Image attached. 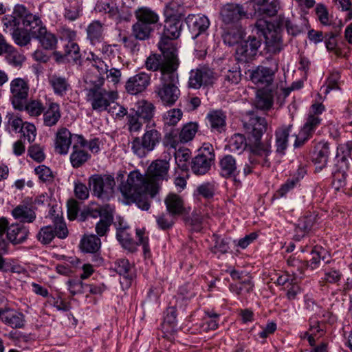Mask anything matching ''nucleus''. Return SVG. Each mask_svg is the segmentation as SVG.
I'll use <instances>...</instances> for the list:
<instances>
[{
  "instance_id": "44",
  "label": "nucleus",
  "mask_w": 352,
  "mask_h": 352,
  "mask_svg": "<svg viewBox=\"0 0 352 352\" xmlns=\"http://www.w3.org/2000/svg\"><path fill=\"white\" fill-rule=\"evenodd\" d=\"M254 284L251 280L250 276H247L245 279H243V282L237 283H232L229 286V289L232 292L235 293L239 296H243L249 294L253 289Z\"/></svg>"
},
{
  "instance_id": "57",
  "label": "nucleus",
  "mask_w": 352,
  "mask_h": 352,
  "mask_svg": "<svg viewBox=\"0 0 352 352\" xmlns=\"http://www.w3.org/2000/svg\"><path fill=\"white\" fill-rule=\"evenodd\" d=\"M43 106L38 100H31L28 102H25V105L23 107V110H25L31 116H38L43 112Z\"/></svg>"
},
{
  "instance_id": "49",
  "label": "nucleus",
  "mask_w": 352,
  "mask_h": 352,
  "mask_svg": "<svg viewBox=\"0 0 352 352\" xmlns=\"http://www.w3.org/2000/svg\"><path fill=\"white\" fill-rule=\"evenodd\" d=\"M287 264L292 268L291 272L294 276L302 275L305 270L309 268V263L307 261H300L292 256L287 259Z\"/></svg>"
},
{
  "instance_id": "27",
  "label": "nucleus",
  "mask_w": 352,
  "mask_h": 352,
  "mask_svg": "<svg viewBox=\"0 0 352 352\" xmlns=\"http://www.w3.org/2000/svg\"><path fill=\"white\" fill-rule=\"evenodd\" d=\"M134 15L138 22L153 26L158 23V14L148 7L142 6L136 9Z\"/></svg>"
},
{
  "instance_id": "12",
  "label": "nucleus",
  "mask_w": 352,
  "mask_h": 352,
  "mask_svg": "<svg viewBox=\"0 0 352 352\" xmlns=\"http://www.w3.org/2000/svg\"><path fill=\"white\" fill-rule=\"evenodd\" d=\"M261 45V40L255 36H249L241 43L236 50V56L239 61L248 63L257 54Z\"/></svg>"
},
{
  "instance_id": "55",
  "label": "nucleus",
  "mask_w": 352,
  "mask_h": 352,
  "mask_svg": "<svg viewBox=\"0 0 352 352\" xmlns=\"http://www.w3.org/2000/svg\"><path fill=\"white\" fill-rule=\"evenodd\" d=\"M230 148L232 151H241L245 148H249V139L240 133L234 134L230 140Z\"/></svg>"
},
{
  "instance_id": "31",
  "label": "nucleus",
  "mask_w": 352,
  "mask_h": 352,
  "mask_svg": "<svg viewBox=\"0 0 352 352\" xmlns=\"http://www.w3.org/2000/svg\"><path fill=\"white\" fill-rule=\"evenodd\" d=\"M245 36V29L241 25H236L225 31L222 38L226 45L232 46L239 43Z\"/></svg>"
},
{
  "instance_id": "22",
  "label": "nucleus",
  "mask_w": 352,
  "mask_h": 352,
  "mask_svg": "<svg viewBox=\"0 0 352 352\" xmlns=\"http://www.w3.org/2000/svg\"><path fill=\"white\" fill-rule=\"evenodd\" d=\"M22 25L34 38L38 34L41 29L45 27L39 16L30 13L26 8L25 12L23 13Z\"/></svg>"
},
{
  "instance_id": "23",
  "label": "nucleus",
  "mask_w": 352,
  "mask_h": 352,
  "mask_svg": "<svg viewBox=\"0 0 352 352\" xmlns=\"http://www.w3.org/2000/svg\"><path fill=\"white\" fill-rule=\"evenodd\" d=\"M274 74V71L272 69L258 67L256 69L252 71L250 78L254 84L267 87L271 85Z\"/></svg>"
},
{
  "instance_id": "47",
  "label": "nucleus",
  "mask_w": 352,
  "mask_h": 352,
  "mask_svg": "<svg viewBox=\"0 0 352 352\" xmlns=\"http://www.w3.org/2000/svg\"><path fill=\"white\" fill-rule=\"evenodd\" d=\"M142 120L132 110L126 116V126L131 133H139L143 126Z\"/></svg>"
},
{
  "instance_id": "42",
  "label": "nucleus",
  "mask_w": 352,
  "mask_h": 352,
  "mask_svg": "<svg viewBox=\"0 0 352 352\" xmlns=\"http://www.w3.org/2000/svg\"><path fill=\"white\" fill-rule=\"evenodd\" d=\"M315 217L313 215L302 217L299 219L296 227V235L294 237L299 241L308 232L314 224Z\"/></svg>"
},
{
  "instance_id": "50",
  "label": "nucleus",
  "mask_w": 352,
  "mask_h": 352,
  "mask_svg": "<svg viewBox=\"0 0 352 352\" xmlns=\"http://www.w3.org/2000/svg\"><path fill=\"white\" fill-rule=\"evenodd\" d=\"M183 113L180 109L174 108L167 111L163 116V120L166 126H175L182 119Z\"/></svg>"
},
{
  "instance_id": "34",
  "label": "nucleus",
  "mask_w": 352,
  "mask_h": 352,
  "mask_svg": "<svg viewBox=\"0 0 352 352\" xmlns=\"http://www.w3.org/2000/svg\"><path fill=\"white\" fill-rule=\"evenodd\" d=\"M61 117L60 106L57 103L52 102L48 108L43 112V124L46 126H55Z\"/></svg>"
},
{
  "instance_id": "2",
  "label": "nucleus",
  "mask_w": 352,
  "mask_h": 352,
  "mask_svg": "<svg viewBox=\"0 0 352 352\" xmlns=\"http://www.w3.org/2000/svg\"><path fill=\"white\" fill-rule=\"evenodd\" d=\"M140 176L135 173H130L126 182L120 185V190L127 204L135 203L139 208L148 210L151 205L146 194L154 197L158 192L153 194L151 186L143 184Z\"/></svg>"
},
{
  "instance_id": "20",
  "label": "nucleus",
  "mask_w": 352,
  "mask_h": 352,
  "mask_svg": "<svg viewBox=\"0 0 352 352\" xmlns=\"http://www.w3.org/2000/svg\"><path fill=\"white\" fill-rule=\"evenodd\" d=\"M185 21L192 32H197L194 38L206 32L210 26V21L207 16L200 14H189Z\"/></svg>"
},
{
  "instance_id": "41",
  "label": "nucleus",
  "mask_w": 352,
  "mask_h": 352,
  "mask_svg": "<svg viewBox=\"0 0 352 352\" xmlns=\"http://www.w3.org/2000/svg\"><path fill=\"white\" fill-rule=\"evenodd\" d=\"M207 118L212 131L221 133L226 125V115L221 111H212L208 114Z\"/></svg>"
},
{
  "instance_id": "33",
  "label": "nucleus",
  "mask_w": 352,
  "mask_h": 352,
  "mask_svg": "<svg viewBox=\"0 0 352 352\" xmlns=\"http://www.w3.org/2000/svg\"><path fill=\"white\" fill-rule=\"evenodd\" d=\"M292 127V124H289L287 126L285 125L278 128L276 130L275 138L277 153L284 154V152L287 147L288 137Z\"/></svg>"
},
{
  "instance_id": "5",
  "label": "nucleus",
  "mask_w": 352,
  "mask_h": 352,
  "mask_svg": "<svg viewBox=\"0 0 352 352\" xmlns=\"http://www.w3.org/2000/svg\"><path fill=\"white\" fill-rule=\"evenodd\" d=\"M160 82L155 87V94L164 105L175 104L180 96V90L177 86L178 74L176 72L164 74L159 78Z\"/></svg>"
},
{
  "instance_id": "48",
  "label": "nucleus",
  "mask_w": 352,
  "mask_h": 352,
  "mask_svg": "<svg viewBox=\"0 0 352 352\" xmlns=\"http://www.w3.org/2000/svg\"><path fill=\"white\" fill-rule=\"evenodd\" d=\"M114 270L120 276H123L125 278L131 279L133 277L131 271V265L129 261L125 258H120L114 263Z\"/></svg>"
},
{
  "instance_id": "13",
  "label": "nucleus",
  "mask_w": 352,
  "mask_h": 352,
  "mask_svg": "<svg viewBox=\"0 0 352 352\" xmlns=\"http://www.w3.org/2000/svg\"><path fill=\"white\" fill-rule=\"evenodd\" d=\"M136 234L138 238V242L137 243L133 241L131 234L126 229H120L117 232L116 237L122 246L131 252L135 251L136 245L138 244L143 246L144 252H148L149 250L148 239V237L144 236V231L137 230Z\"/></svg>"
},
{
  "instance_id": "32",
  "label": "nucleus",
  "mask_w": 352,
  "mask_h": 352,
  "mask_svg": "<svg viewBox=\"0 0 352 352\" xmlns=\"http://www.w3.org/2000/svg\"><path fill=\"white\" fill-rule=\"evenodd\" d=\"M49 83L52 87L54 94L59 96H64L70 89V84L65 77L57 74L49 77Z\"/></svg>"
},
{
  "instance_id": "30",
  "label": "nucleus",
  "mask_w": 352,
  "mask_h": 352,
  "mask_svg": "<svg viewBox=\"0 0 352 352\" xmlns=\"http://www.w3.org/2000/svg\"><path fill=\"white\" fill-rule=\"evenodd\" d=\"M220 174L225 178L237 175L236 162L231 155L223 156L219 161Z\"/></svg>"
},
{
  "instance_id": "6",
  "label": "nucleus",
  "mask_w": 352,
  "mask_h": 352,
  "mask_svg": "<svg viewBox=\"0 0 352 352\" xmlns=\"http://www.w3.org/2000/svg\"><path fill=\"white\" fill-rule=\"evenodd\" d=\"M169 162L166 160H156L148 167L145 175H142L138 171H132L140 175L142 183L150 186L153 189V194L158 192L163 181L168 179Z\"/></svg>"
},
{
  "instance_id": "24",
  "label": "nucleus",
  "mask_w": 352,
  "mask_h": 352,
  "mask_svg": "<svg viewBox=\"0 0 352 352\" xmlns=\"http://www.w3.org/2000/svg\"><path fill=\"white\" fill-rule=\"evenodd\" d=\"M25 12V6L22 5L16 6L12 14L3 18V22L4 26L9 29L10 32H13V30L19 28L20 25L22 24L23 13Z\"/></svg>"
},
{
  "instance_id": "4",
  "label": "nucleus",
  "mask_w": 352,
  "mask_h": 352,
  "mask_svg": "<svg viewBox=\"0 0 352 352\" xmlns=\"http://www.w3.org/2000/svg\"><path fill=\"white\" fill-rule=\"evenodd\" d=\"M162 54H151L145 61L146 69L152 72H160V76L164 74L177 72L179 61L177 58V50L166 48L163 50L159 49Z\"/></svg>"
},
{
  "instance_id": "10",
  "label": "nucleus",
  "mask_w": 352,
  "mask_h": 352,
  "mask_svg": "<svg viewBox=\"0 0 352 352\" xmlns=\"http://www.w3.org/2000/svg\"><path fill=\"white\" fill-rule=\"evenodd\" d=\"M10 98L14 108L22 111L29 95L30 85L28 80L22 78L13 79L10 83Z\"/></svg>"
},
{
  "instance_id": "59",
  "label": "nucleus",
  "mask_w": 352,
  "mask_h": 352,
  "mask_svg": "<svg viewBox=\"0 0 352 352\" xmlns=\"http://www.w3.org/2000/svg\"><path fill=\"white\" fill-rule=\"evenodd\" d=\"M320 122L321 120L318 116L309 113L307 121L302 129L312 135L318 126L320 124Z\"/></svg>"
},
{
  "instance_id": "9",
  "label": "nucleus",
  "mask_w": 352,
  "mask_h": 352,
  "mask_svg": "<svg viewBox=\"0 0 352 352\" xmlns=\"http://www.w3.org/2000/svg\"><path fill=\"white\" fill-rule=\"evenodd\" d=\"M251 3H227L224 5L220 11L221 19L226 25L237 24L243 19H249L253 16L249 12Z\"/></svg>"
},
{
  "instance_id": "25",
  "label": "nucleus",
  "mask_w": 352,
  "mask_h": 352,
  "mask_svg": "<svg viewBox=\"0 0 352 352\" xmlns=\"http://www.w3.org/2000/svg\"><path fill=\"white\" fill-rule=\"evenodd\" d=\"M165 19L176 21H182L186 10L182 3L177 0H172L168 3L164 8Z\"/></svg>"
},
{
  "instance_id": "52",
  "label": "nucleus",
  "mask_w": 352,
  "mask_h": 352,
  "mask_svg": "<svg viewBox=\"0 0 352 352\" xmlns=\"http://www.w3.org/2000/svg\"><path fill=\"white\" fill-rule=\"evenodd\" d=\"M54 237L55 232L54 227L52 226H47L41 228L36 234V239L43 245H47L51 243Z\"/></svg>"
},
{
  "instance_id": "60",
  "label": "nucleus",
  "mask_w": 352,
  "mask_h": 352,
  "mask_svg": "<svg viewBox=\"0 0 352 352\" xmlns=\"http://www.w3.org/2000/svg\"><path fill=\"white\" fill-rule=\"evenodd\" d=\"M316 13L320 22L324 25H330V17L327 8L322 3L317 4Z\"/></svg>"
},
{
  "instance_id": "51",
  "label": "nucleus",
  "mask_w": 352,
  "mask_h": 352,
  "mask_svg": "<svg viewBox=\"0 0 352 352\" xmlns=\"http://www.w3.org/2000/svg\"><path fill=\"white\" fill-rule=\"evenodd\" d=\"M198 130L196 122H189L184 125L179 131L182 142H188L193 139Z\"/></svg>"
},
{
  "instance_id": "8",
  "label": "nucleus",
  "mask_w": 352,
  "mask_h": 352,
  "mask_svg": "<svg viewBox=\"0 0 352 352\" xmlns=\"http://www.w3.org/2000/svg\"><path fill=\"white\" fill-rule=\"evenodd\" d=\"M88 184L93 195L98 199L109 200L113 195L116 182L110 175H93L89 178Z\"/></svg>"
},
{
  "instance_id": "54",
  "label": "nucleus",
  "mask_w": 352,
  "mask_h": 352,
  "mask_svg": "<svg viewBox=\"0 0 352 352\" xmlns=\"http://www.w3.org/2000/svg\"><path fill=\"white\" fill-rule=\"evenodd\" d=\"M87 60L90 62L91 66L96 69L99 73L98 76H91L94 79H97L98 77H101L100 76L102 74L108 72L109 66L94 54L90 53Z\"/></svg>"
},
{
  "instance_id": "53",
  "label": "nucleus",
  "mask_w": 352,
  "mask_h": 352,
  "mask_svg": "<svg viewBox=\"0 0 352 352\" xmlns=\"http://www.w3.org/2000/svg\"><path fill=\"white\" fill-rule=\"evenodd\" d=\"M87 60L90 62L91 66L96 69L99 73L98 76H91L94 79H97L98 77H101L100 76L102 74L108 72L109 66L94 54L90 53Z\"/></svg>"
},
{
  "instance_id": "7",
  "label": "nucleus",
  "mask_w": 352,
  "mask_h": 352,
  "mask_svg": "<svg viewBox=\"0 0 352 352\" xmlns=\"http://www.w3.org/2000/svg\"><path fill=\"white\" fill-rule=\"evenodd\" d=\"M162 140V135L155 128V124H147L144 133L141 138L135 137L131 142L133 153L140 157H143L152 151Z\"/></svg>"
},
{
  "instance_id": "36",
  "label": "nucleus",
  "mask_w": 352,
  "mask_h": 352,
  "mask_svg": "<svg viewBox=\"0 0 352 352\" xmlns=\"http://www.w3.org/2000/svg\"><path fill=\"white\" fill-rule=\"evenodd\" d=\"M38 33L34 38L45 50H52L56 48L58 39L54 34L48 32L45 27L41 29Z\"/></svg>"
},
{
  "instance_id": "26",
  "label": "nucleus",
  "mask_w": 352,
  "mask_h": 352,
  "mask_svg": "<svg viewBox=\"0 0 352 352\" xmlns=\"http://www.w3.org/2000/svg\"><path fill=\"white\" fill-rule=\"evenodd\" d=\"M28 229L21 223H13L8 229L7 237L14 244L25 241L28 236Z\"/></svg>"
},
{
  "instance_id": "40",
  "label": "nucleus",
  "mask_w": 352,
  "mask_h": 352,
  "mask_svg": "<svg viewBox=\"0 0 352 352\" xmlns=\"http://www.w3.org/2000/svg\"><path fill=\"white\" fill-rule=\"evenodd\" d=\"M154 105L145 100H142L138 103L136 110L132 109L144 122L150 121L154 115Z\"/></svg>"
},
{
  "instance_id": "14",
  "label": "nucleus",
  "mask_w": 352,
  "mask_h": 352,
  "mask_svg": "<svg viewBox=\"0 0 352 352\" xmlns=\"http://www.w3.org/2000/svg\"><path fill=\"white\" fill-rule=\"evenodd\" d=\"M214 160L213 150L209 148H204L201 153L196 155L191 162V170L197 175H203L210 169Z\"/></svg>"
},
{
  "instance_id": "1",
  "label": "nucleus",
  "mask_w": 352,
  "mask_h": 352,
  "mask_svg": "<svg viewBox=\"0 0 352 352\" xmlns=\"http://www.w3.org/2000/svg\"><path fill=\"white\" fill-rule=\"evenodd\" d=\"M267 123L265 118L252 114L248 120L243 121V127L249 139V150L251 153L250 162L270 167L269 156L272 153L269 142H262L261 138L267 130Z\"/></svg>"
},
{
  "instance_id": "62",
  "label": "nucleus",
  "mask_w": 352,
  "mask_h": 352,
  "mask_svg": "<svg viewBox=\"0 0 352 352\" xmlns=\"http://www.w3.org/2000/svg\"><path fill=\"white\" fill-rule=\"evenodd\" d=\"M6 54L8 63L16 67L21 65L25 60V56L15 50L13 47H12L10 52H8Z\"/></svg>"
},
{
  "instance_id": "38",
  "label": "nucleus",
  "mask_w": 352,
  "mask_h": 352,
  "mask_svg": "<svg viewBox=\"0 0 352 352\" xmlns=\"http://www.w3.org/2000/svg\"><path fill=\"white\" fill-rule=\"evenodd\" d=\"M57 56H60L61 58H65L68 61H74L76 63L80 60L81 54L78 45L74 42H68L64 46V51L62 54L58 52L54 53Z\"/></svg>"
},
{
  "instance_id": "11",
  "label": "nucleus",
  "mask_w": 352,
  "mask_h": 352,
  "mask_svg": "<svg viewBox=\"0 0 352 352\" xmlns=\"http://www.w3.org/2000/svg\"><path fill=\"white\" fill-rule=\"evenodd\" d=\"M165 25L160 41L158 43V48L163 50L166 48L177 50L173 46L171 40L179 38L182 31V23L181 21L169 20L165 19Z\"/></svg>"
},
{
  "instance_id": "3",
  "label": "nucleus",
  "mask_w": 352,
  "mask_h": 352,
  "mask_svg": "<svg viewBox=\"0 0 352 352\" xmlns=\"http://www.w3.org/2000/svg\"><path fill=\"white\" fill-rule=\"evenodd\" d=\"M85 81L94 86L89 90L87 100L90 102L93 110L101 112L108 109L111 103H114L118 98V92L116 91H107L101 89L100 86L104 84V78L98 77L94 79L91 76L87 75Z\"/></svg>"
},
{
  "instance_id": "28",
  "label": "nucleus",
  "mask_w": 352,
  "mask_h": 352,
  "mask_svg": "<svg viewBox=\"0 0 352 352\" xmlns=\"http://www.w3.org/2000/svg\"><path fill=\"white\" fill-rule=\"evenodd\" d=\"M72 134L66 128L58 129L56 133L55 149L60 155L67 153L72 143Z\"/></svg>"
},
{
  "instance_id": "58",
  "label": "nucleus",
  "mask_w": 352,
  "mask_h": 352,
  "mask_svg": "<svg viewBox=\"0 0 352 352\" xmlns=\"http://www.w3.org/2000/svg\"><path fill=\"white\" fill-rule=\"evenodd\" d=\"M311 255L312 258L310 260V263H309V267L311 270L316 268L318 266L321 259L324 260V256L322 255L325 254V250L321 247H315L311 250Z\"/></svg>"
},
{
  "instance_id": "63",
  "label": "nucleus",
  "mask_w": 352,
  "mask_h": 352,
  "mask_svg": "<svg viewBox=\"0 0 352 352\" xmlns=\"http://www.w3.org/2000/svg\"><path fill=\"white\" fill-rule=\"evenodd\" d=\"M35 173L42 182H52L54 178L50 168L45 165H39L35 168Z\"/></svg>"
},
{
  "instance_id": "37",
  "label": "nucleus",
  "mask_w": 352,
  "mask_h": 352,
  "mask_svg": "<svg viewBox=\"0 0 352 352\" xmlns=\"http://www.w3.org/2000/svg\"><path fill=\"white\" fill-rule=\"evenodd\" d=\"M154 31V27L136 21L131 27V34L139 41L148 40Z\"/></svg>"
},
{
  "instance_id": "46",
  "label": "nucleus",
  "mask_w": 352,
  "mask_h": 352,
  "mask_svg": "<svg viewBox=\"0 0 352 352\" xmlns=\"http://www.w3.org/2000/svg\"><path fill=\"white\" fill-rule=\"evenodd\" d=\"M111 210H112L109 205H105L102 207H98L96 208L87 207L81 212L79 216V219L80 221H84L88 217L98 218L100 217L102 218L104 212H110Z\"/></svg>"
},
{
  "instance_id": "61",
  "label": "nucleus",
  "mask_w": 352,
  "mask_h": 352,
  "mask_svg": "<svg viewBox=\"0 0 352 352\" xmlns=\"http://www.w3.org/2000/svg\"><path fill=\"white\" fill-rule=\"evenodd\" d=\"M164 140L168 145L173 148H175L179 142H182L180 134L178 129H171L164 135Z\"/></svg>"
},
{
  "instance_id": "56",
  "label": "nucleus",
  "mask_w": 352,
  "mask_h": 352,
  "mask_svg": "<svg viewBox=\"0 0 352 352\" xmlns=\"http://www.w3.org/2000/svg\"><path fill=\"white\" fill-rule=\"evenodd\" d=\"M30 32L23 28H19L12 32L14 42L20 46H25L31 41Z\"/></svg>"
},
{
  "instance_id": "16",
  "label": "nucleus",
  "mask_w": 352,
  "mask_h": 352,
  "mask_svg": "<svg viewBox=\"0 0 352 352\" xmlns=\"http://www.w3.org/2000/svg\"><path fill=\"white\" fill-rule=\"evenodd\" d=\"M214 80L212 70L206 67H200L190 72L188 87L192 89H199L202 86L212 84Z\"/></svg>"
},
{
  "instance_id": "43",
  "label": "nucleus",
  "mask_w": 352,
  "mask_h": 352,
  "mask_svg": "<svg viewBox=\"0 0 352 352\" xmlns=\"http://www.w3.org/2000/svg\"><path fill=\"white\" fill-rule=\"evenodd\" d=\"M113 221V214L112 210L110 212L107 211L103 213V217L100 218V221L96 225V232L98 236L106 235Z\"/></svg>"
},
{
  "instance_id": "21",
  "label": "nucleus",
  "mask_w": 352,
  "mask_h": 352,
  "mask_svg": "<svg viewBox=\"0 0 352 352\" xmlns=\"http://www.w3.org/2000/svg\"><path fill=\"white\" fill-rule=\"evenodd\" d=\"M14 219L21 223H32L36 219L35 208L30 204H19L12 211Z\"/></svg>"
},
{
  "instance_id": "29",
  "label": "nucleus",
  "mask_w": 352,
  "mask_h": 352,
  "mask_svg": "<svg viewBox=\"0 0 352 352\" xmlns=\"http://www.w3.org/2000/svg\"><path fill=\"white\" fill-rule=\"evenodd\" d=\"M168 212L172 216H179L186 213L183 199L176 194H169L164 200Z\"/></svg>"
},
{
  "instance_id": "17",
  "label": "nucleus",
  "mask_w": 352,
  "mask_h": 352,
  "mask_svg": "<svg viewBox=\"0 0 352 352\" xmlns=\"http://www.w3.org/2000/svg\"><path fill=\"white\" fill-rule=\"evenodd\" d=\"M150 81L151 78L148 74L140 72L127 80L125 89L127 93L136 95L144 91L149 85Z\"/></svg>"
},
{
  "instance_id": "64",
  "label": "nucleus",
  "mask_w": 352,
  "mask_h": 352,
  "mask_svg": "<svg viewBox=\"0 0 352 352\" xmlns=\"http://www.w3.org/2000/svg\"><path fill=\"white\" fill-rule=\"evenodd\" d=\"M30 157L37 162H41L45 160L43 149L38 144H33L28 148Z\"/></svg>"
},
{
  "instance_id": "45",
  "label": "nucleus",
  "mask_w": 352,
  "mask_h": 352,
  "mask_svg": "<svg viewBox=\"0 0 352 352\" xmlns=\"http://www.w3.org/2000/svg\"><path fill=\"white\" fill-rule=\"evenodd\" d=\"M90 155L85 151L80 148L78 146L74 145L73 151L70 155V161L74 168L82 166L89 158Z\"/></svg>"
},
{
  "instance_id": "35",
  "label": "nucleus",
  "mask_w": 352,
  "mask_h": 352,
  "mask_svg": "<svg viewBox=\"0 0 352 352\" xmlns=\"http://www.w3.org/2000/svg\"><path fill=\"white\" fill-rule=\"evenodd\" d=\"M80 246L83 252L96 254L100 249L101 241L96 234H85L80 241Z\"/></svg>"
},
{
  "instance_id": "39",
  "label": "nucleus",
  "mask_w": 352,
  "mask_h": 352,
  "mask_svg": "<svg viewBox=\"0 0 352 352\" xmlns=\"http://www.w3.org/2000/svg\"><path fill=\"white\" fill-rule=\"evenodd\" d=\"M104 28L99 21H93L87 28V38L92 45L102 41L104 38Z\"/></svg>"
},
{
  "instance_id": "19",
  "label": "nucleus",
  "mask_w": 352,
  "mask_h": 352,
  "mask_svg": "<svg viewBox=\"0 0 352 352\" xmlns=\"http://www.w3.org/2000/svg\"><path fill=\"white\" fill-rule=\"evenodd\" d=\"M330 154L329 144L327 142L318 143L311 155V160L317 170H321L326 167Z\"/></svg>"
},
{
  "instance_id": "15",
  "label": "nucleus",
  "mask_w": 352,
  "mask_h": 352,
  "mask_svg": "<svg viewBox=\"0 0 352 352\" xmlns=\"http://www.w3.org/2000/svg\"><path fill=\"white\" fill-rule=\"evenodd\" d=\"M0 322L13 329H23L25 324V317L22 312L6 306L0 307Z\"/></svg>"
},
{
  "instance_id": "18",
  "label": "nucleus",
  "mask_w": 352,
  "mask_h": 352,
  "mask_svg": "<svg viewBox=\"0 0 352 352\" xmlns=\"http://www.w3.org/2000/svg\"><path fill=\"white\" fill-rule=\"evenodd\" d=\"M265 50L270 55L280 53L283 50V43L280 32L276 30L267 29L264 33Z\"/></svg>"
}]
</instances>
